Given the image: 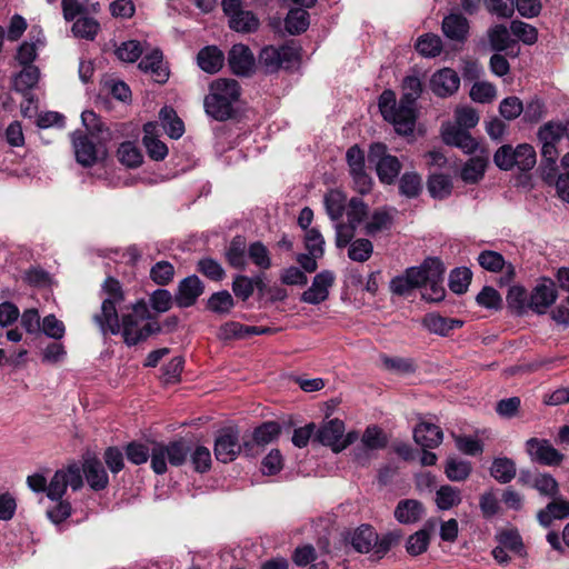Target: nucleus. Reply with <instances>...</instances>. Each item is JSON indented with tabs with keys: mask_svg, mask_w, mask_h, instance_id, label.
Returning <instances> with one entry per match:
<instances>
[{
	"mask_svg": "<svg viewBox=\"0 0 569 569\" xmlns=\"http://www.w3.org/2000/svg\"><path fill=\"white\" fill-rule=\"evenodd\" d=\"M401 99L397 103L396 93L385 90L379 97V110L383 119L393 124L400 134H410L416 123L415 103L422 92V83L416 76H407L401 84Z\"/></svg>",
	"mask_w": 569,
	"mask_h": 569,
	"instance_id": "obj_1",
	"label": "nucleus"
},
{
	"mask_svg": "<svg viewBox=\"0 0 569 569\" xmlns=\"http://www.w3.org/2000/svg\"><path fill=\"white\" fill-rule=\"evenodd\" d=\"M121 325L122 336L128 346H134L161 330L143 300L136 302L131 311L122 316Z\"/></svg>",
	"mask_w": 569,
	"mask_h": 569,
	"instance_id": "obj_2",
	"label": "nucleus"
},
{
	"mask_svg": "<svg viewBox=\"0 0 569 569\" xmlns=\"http://www.w3.org/2000/svg\"><path fill=\"white\" fill-rule=\"evenodd\" d=\"M240 97V88L233 79H217L210 84V92L204 98L206 112L218 121L232 117L233 104Z\"/></svg>",
	"mask_w": 569,
	"mask_h": 569,
	"instance_id": "obj_3",
	"label": "nucleus"
},
{
	"mask_svg": "<svg viewBox=\"0 0 569 569\" xmlns=\"http://www.w3.org/2000/svg\"><path fill=\"white\" fill-rule=\"evenodd\" d=\"M103 289L109 297L102 301L101 311L93 316V320L103 335H118L121 326L116 306L123 300L121 286L118 280L108 278L103 283Z\"/></svg>",
	"mask_w": 569,
	"mask_h": 569,
	"instance_id": "obj_4",
	"label": "nucleus"
},
{
	"mask_svg": "<svg viewBox=\"0 0 569 569\" xmlns=\"http://www.w3.org/2000/svg\"><path fill=\"white\" fill-rule=\"evenodd\" d=\"M300 61V48L293 43L267 46L258 56V66L264 73H276L281 69L295 68Z\"/></svg>",
	"mask_w": 569,
	"mask_h": 569,
	"instance_id": "obj_5",
	"label": "nucleus"
},
{
	"mask_svg": "<svg viewBox=\"0 0 569 569\" xmlns=\"http://www.w3.org/2000/svg\"><path fill=\"white\" fill-rule=\"evenodd\" d=\"M421 271L422 298L430 302H439L445 298L446 290L442 284L445 267L437 258H427L419 267Z\"/></svg>",
	"mask_w": 569,
	"mask_h": 569,
	"instance_id": "obj_6",
	"label": "nucleus"
},
{
	"mask_svg": "<svg viewBox=\"0 0 569 569\" xmlns=\"http://www.w3.org/2000/svg\"><path fill=\"white\" fill-rule=\"evenodd\" d=\"M189 452V447L182 440L168 445L154 442L151 447V468L157 475H163L167 471V463L179 467L184 463Z\"/></svg>",
	"mask_w": 569,
	"mask_h": 569,
	"instance_id": "obj_7",
	"label": "nucleus"
},
{
	"mask_svg": "<svg viewBox=\"0 0 569 569\" xmlns=\"http://www.w3.org/2000/svg\"><path fill=\"white\" fill-rule=\"evenodd\" d=\"M316 439L323 446H328L333 452H340L358 439L356 431L345 435V423L339 419L325 422L316 433Z\"/></svg>",
	"mask_w": 569,
	"mask_h": 569,
	"instance_id": "obj_8",
	"label": "nucleus"
},
{
	"mask_svg": "<svg viewBox=\"0 0 569 569\" xmlns=\"http://www.w3.org/2000/svg\"><path fill=\"white\" fill-rule=\"evenodd\" d=\"M68 486L73 491L83 486L82 472L77 463L69 465L67 468L59 469L52 476L47 485V497L51 500H59L66 493Z\"/></svg>",
	"mask_w": 569,
	"mask_h": 569,
	"instance_id": "obj_9",
	"label": "nucleus"
},
{
	"mask_svg": "<svg viewBox=\"0 0 569 569\" xmlns=\"http://www.w3.org/2000/svg\"><path fill=\"white\" fill-rule=\"evenodd\" d=\"M369 160L376 163L377 174L381 182L391 184L400 172L401 163L397 157L387 153L383 143L370 147Z\"/></svg>",
	"mask_w": 569,
	"mask_h": 569,
	"instance_id": "obj_10",
	"label": "nucleus"
},
{
	"mask_svg": "<svg viewBox=\"0 0 569 569\" xmlns=\"http://www.w3.org/2000/svg\"><path fill=\"white\" fill-rule=\"evenodd\" d=\"M240 452L239 431L232 427L220 430L214 441L216 458L227 463L233 461Z\"/></svg>",
	"mask_w": 569,
	"mask_h": 569,
	"instance_id": "obj_11",
	"label": "nucleus"
},
{
	"mask_svg": "<svg viewBox=\"0 0 569 569\" xmlns=\"http://www.w3.org/2000/svg\"><path fill=\"white\" fill-rule=\"evenodd\" d=\"M526 449L532 461L543 466H559L565 459L546 439L530 438L526 442Z\"/></svg>",
	"mask_w": 569,
	"mask_h": 569,
	"instance_id": "obj_12",
	"label": "nucleus"
},
{
	"mask_svg": "<svg viewBox=\"0 0 569 569\" xmlns=\"http://www.w3.org/2000/svg\"><path fill=\"white\" fill-rule=\"evenodd\" d=\"M429 84L437 97L447 98L458 91L460 78L453 69L442 68L431 76Z\"/></svg>",
	"mask_w": 569,
	"mask_h": 569,
	"instance_id": "obj_13",
	"label": "nucleus"
},
{
	"mask_svg": "<svg viewBox=\"0 0 569 569\" xmlns=\"http://www.w3.org/2000/svg\"><path fill=\"white\" fill-rule=\"evenodd\" d=\"M479 264L487 271L499 272L505 271V274L500 278L499 283L508 284L515 277V267L511 263H507L501 253L493 250H483L478 256Z\"/></svg>",
	"mask_w": 569,
	"mask_h": 569,
	"instance_id": "obj_14",
	"label": "nucleus"
},
{
	"mask_svg": "<svg viewBox=\"0 0 569 569\" xmlns=\"http://www.w3.org/2000/svg\"><path fill=\"white\" fill-rule=\"evenodd\" d=\"M228 63L232 72L238 76H249L256 67V60L251 50L242 43L231 47L228 54Z\"/></svg>",
	"mask_w": 569,
	"mask_h": 569,
	"instance_id": "obj_15",
	"label": "nucleus"
},
{
	"mask_svg": "<svg viewBox=\"0 0 569 569\" xmlns=\"http://www.w3.org/2000/svg\"><path fill=\"white\" fill-rule=\"evenodd\" d=\"M335 276L331 271H322L318 273L311 287L301 295V301L310 305H318L327 300L329 288L333 284Z\"/></svg>",
	"mask_w": 569,
	"mask_h": 569,
	"instance_id": "obj_16",
	"label": "nucleus"
},
{
	"mask_svg": "<svg viewBox=\"0 0 569 569\" xmlns=\"http://www.w3.org/2000/svg\"><path fill=\"white\" fill-rule=\"evenodd\" d=\"M442 140L446 144L460 148L465 153H473L478 149V142L471 134L455 124L447 123L441 130Z\"/></svg>",
	"mask_w": 569,
	"mask_h": 569,
	"instance_id": "obj_17",
	"label": "nucleus"
},
{
	"mask_svg": "<svg viewBox=\"0 0 569 569\" xmlns=\"http://www.w3.org/2000/svg\"><path fill=\"white\" fill-rule=\"evenodd\" d=\"M72 143L76 159L80 164L91 167L98 161L100 154V150L97 146L98 142L94 143L91 141L87 134L79 131L74 132L72 134Z\"/></svg>",
	"mask_w": 569,
	"mask_h": 569,
	"instance_id": "obj_18",
	"label": "nucleus"
},
{
	"mask_svg": "<svg viewBox=\"0 0 569 569\" xmlns=\"http://www.w3.org/2000/svg\"><path fill=\"white\" fill-rule=\"evenodd\" d=\"M203 289V283L197 276H189L180 281L174 301L180 308L191 307L202 295Z\"/></svg>",
	"mask_w": 569,
	"mask_h": 569,
	"instance_id": "obj_19",
	"label": "nucleus"
},
{
	"mask_svg": "<svg viewBox=\"0 0 569 569\" xmlns=\"http://www.w3.org/2000/svg\"><path fill=\"white\" fill-rule=\"evenodd\" d=\"M139 69L144 73H149L153 81L158 83H164L169 78V70L163 62V56L159 49H153L150 53L146 54L139 62Z\"/></svg>",
	"mask_w": 569,
	"mask_h": 569,
	"instance_id": "obj_20",
	"label": "nucleus"
},
{
	"mask_svg": "<svg viewBox=\"0 0 569 569\" xmlns=\"http://www.w3.org/2000/svg\"><path fill=\"white\" fill-rule=\"evenodd\" d=\"M443 34L456 42H465L469 33V21L460 13H450L442 20Z\"/></svg>",
	"mask_w": 569,
	"mask_h": 569,
	"instance_id": "obj_21",
	"label": "nucleus"
},
{
	"mask_svg": "<svg viewBox=\"0 0 569 569\" xmlns=\"http://www.w3.org/2000/svg\"><path fill=\"white\" fill-rule=\"evenodd\" d=\"M556 299L557 291L555 283L552 281H545L533 289L529 307L537 313H545Z\"/></svg>",
	"mask_w": 569,
	"mask_h": 569,
	"instance_id": "obj_22",
	"label": "nucleus"
},
{
	"mask_svg": "<svg viewBox=\"0 0 569 569\" xmlns=\"http://www.w3.org/2000/svg\"><path fill=\"white\" fill-rule=\"evenodd\" d=\"M83 473L86 475L88 485L94 491L103 490L108 483V475L99 459L96 457H87L83 462Z\"/></svg>",
	"mask_w": 569,
	"mask_h": 569,
	"instance_id": "obj_23",
	"label": "nucleus"
},
{
	"mask_svg": "<svg viewBox=\"0 0 569 569\" xmlns=\"http://www.w3.org/2000/svg\"><path fill=\"white\" fill-rule=\"evenodd\" d=\"M158 124L148 122L143 126V144L149 157L156 161L163 160L168 154L167 146L158 139Z\"/></svg>",
	"mask_w": 569,
	"mask_h": 569,
	"instance_id": "obj_24",
	"label": "nucleus"
},
{
	"mask_svg": "<svg viewBox=\"0 0 569 569\" xmlns=\"http://www.w3.org/2000/svg\"><path fill=\"white\" fill-rule=\"evenodd\" d=\"M413 439L422 448H436L443 439L441 429L430 422H421L413 429Z\"/></svg>",
	"mask_w": 569,
	"mask_h": 569,
	"instance_id": "obj_25",
	"label": "nucleus"
},
{
	"mask_svg": "<svg viewBox=\"0 0 569 569\" xmlns=\"http://www.w3.org/2000/svg\"><path fill=\"white\" fill-rule=\"evenodd\" d=\"M81 121L87 130V136H91L98 143L111 139V132L104 122L91 110H86L81 114Z\"/></svg>",
	"mask_w": 569,
	"mask_h": 569,
	"instance_id": "obj_26",
	"label": "nucleus"
},
{
	"mask_svg": "<svg viewBox=\"0 0 569 569\" xmlns=\"http://www.w3.org/2000/svg\"><path fill=\"white\" fill-rule=\"evenodd\" d=\"M552 499L553 500L549 502L546 508L541 509L537 513V519L543 527L550 526L555 519H563L569 517V501L558 497Z\"/></svg>",
	"mask_w": 569,
	"mask_h": 569,
	"instance_id": "obj_27",
	"label": "nucleus"
},
{
	"mask_svg": "<svg viewBox=\"0 0 569 569\" xmlns=\"http://www.w3.org/2000/svg\"><path fill=\"white\" fill-rule=\"evenodd\" d=\"M224 61V56L216 46H208L201 49L197 56V62L201 70L207 73L218 72Z\"/></svg>",
	"mask_w": 569,
	"mask_h": 569,
	"instance_id": "obj_28",
	"label": "nucleus"
},
{
	"mask_svg": "<svg viewBox=\"0 0 569 569\" xmlns=\"http://www.w3.org/2000/svg\"><path fill=\"white\" fill-rule=\"evenodd\" d=\"M423 511L425 509L420 501L406 499L397 505L395 517L401 523H413L421 519Z\"/></svg>",
	"mask_w": 569,
	"mask_h": 569,
	"instance_id": "obj_29",
	"label": "nucleus"
},
{
	"mask_svg": "<svg viewBox=\"0 0 569 569\" xmlns=\"http://www.w3.org/2000/svg\"><path fill=\"white\" fill-rule=\"evenodd\" d=\"M423 327L431 333L447 336L451 330L462 326V321L443 318L437 313H428L422 319Z\"/></svg>",
	"mask_w": 569,
	"mask_h": 569,
	"instance_id": "obj_30",
	"label": "nucleus"
},
{
	"mask_svg": "<svg viewBox=\"0 0 569 569\" xmlns=\"http://www.w3.org/2000/svg\"><path fill=\"white\" fill-rule=\"evenodd\" d=\"M159 119L163 130L170 138L179 139L183 134V122L171 107H163L159 112Z\"/></svg>",
	"mask_w": 569,
	"mask_h": 569,
	"instance_id": "obj_31",
	"label": "nucleus"
},
{
	"mask_svg": "<svg viewBox=\"0 0 569 569\" xmlns=\"http://www.w3.org/2000/svg\"><path fill=\"white\" fill-rule=\"evenodd\" d=\"M487 163V156L477 154L470 158L461 169V179L467 183L478 182L485 174Z\"/></svg>",
	"mask_w": 569,
	"mask_h": 569,
	"instance_id": "obj_32",
	"label": "nucleus"
},
{
	"mask_svg": "<svg viewBox=\"0 0 569 569\" xmlns=\"http://www.w3.org/2000/svg\"><path fill=\"white\" fill-rule=\"evenodd\" d=\"M421 271L419 267L409 268L403 277L391 280L390 288L397 295H405L412 288L421 286Z\"/></svg>",
	"mask_w": 569,
	"mask_h": 569,
	"instance_id": "obj_33",
	"label": "nucleus"
},
{
	"mask_svg": "<svg viewBox=\"0 0 569 569\" xmlns=\"http://www.w3.org/2000/svg\"><path fill=\"white\" fill-rule=\"evenodd\" d=\"M516 463L513 460L502 457L492 461L490 473L500 483H508L516 477Z\"/></svg>",
	"mask_w": 569,
	"mask_h": 569,
	"instance_id": "obj_34",
	"label": "nucleus"
},
{
	"mask_svg": "<svg viewBox=\"0 0 569 569\" xmlns=\"http://www.w3.org/2000/svg\"><path fill=\"white\" fill-rule=\"evenodd\" d=\"M392 226V216L385 209L375 210L365 223V232L375 236Z\"/></svg>",
	"mask_w": 569,
	"mask_h": 569,
	"instance_id": "obj_35",
	"label": "nucleus"
},
{
	"mask_svg": "<svg viewBox=\"0 0 569 569\" xmlns=\"http://www.w3.org/2000/svg\"><path fill=\"white\" fill-rule=\"evenodd\" d=\"M377 542V533L370 526H361L358 528L351 538L352 547L362 553L372 550L373 545Z\"/></svg>",
	"mask_w": 569,
	"mask_h": 569,
	"instance_id": "obj_36",
	"label": "nucleus"
},
{
	"mask_svg": "<svg viewBox=\"0 0 569 569\" xmlns=\"http://www.w3.org/2000/svg\"><path fill=\"white\" fill-rule=\"evenodd\" d=\"M461 490L446 485L441 486L436 492V505L440 510H449L461 503Z\"/></svg>",
	"mask_w": 569,
	"mask_h": 569,
	"instance_id": "obj_37",
	"label": "nucleus"
},
{
	"mask_svg": "<svg viewBox=\"0 0 569 569\" xmlns=\"http://www.w3.org/2000/svg\"><path fill=\"white\" fill-rule=\"evenodd\" d=\"M346 196L339 190H330L325 196V206L328 216L332 221L341 219L346 209Z\"/></svg>",
	"mask_w": 569,
	"mask_h": 569,
	"instance_id": "obj_38",
	"label": "nucleus"
},
{
	"mask_svg": "<svg viewBox=\"0 0 569 569\" xmlns=\"http://www.w3.org/2000/svg\"><path fill=\"white\" fill-rule=\"evenodd\" d=\"M229 26L237 32H252L259 27L258 18L250 11H240L229 19Z\"/></svg>",
	"mask_w": 569,
	"mask_h": 569,
	"instance_id": "obj_39",
	"label": "nucleus"
},
{
	"mask_svg": "<svg viewBox=\"0 0 569 569\" xmlns=\"http://www.w3.org/2000/svg\"><path fill=\"white\" fill-rule=\"evenodd\" d=\"M226 257L230 266L243 270L247 266L244 239L241 237H236L231 241L226 252Z\"/></svg>",
	"mask_w": 569,
	"mask_h": 569,
	"instance_id": "obj_40",
	"label": "nucleus"
},
{
	"mask_svg": "<svg viewBox=\"0 0 569 569\" xmlns=\"http://www.w3.org/2000/svg\"><path fill=\"white\" fill-rule=\"evenodd\" d=\"M471 463L458 458H448L445 466V473L451 481H463L471 473Z\"/></svg>",
	"mask_w": 569,
	"mask_h": 569,
	"instance_id": "obj_41",
	"label": "nucleus"
},
{
	"mask_svg": "<svg viewBox=\"0 0 569 569\" xmlns=\"http://www.w3.org/2000/svg\"><path fill=\"white\" fill-rule=\"evenodd\" d=\"M286 29L291 34H299L307 30L309 26V14L306 10L297 8L291 9L284 21Z\"/></svg>",
	"mask_w": 569,
	"mask_h": 569,
	"instance_id": "obj_42",
	"label": "nucleus"
},
{
	"mask_svg": "<svg viewBox=\"0 0 569 569\" xmlns=\"http://www.w3.org/2000/svg\"><path fill=\"white\" fill-rule=\"evenodd\" d=\"M513 162L520 171H528L536 164V151L532 146L523 143L513 149Z\"/></svg>",
	"mask_w": 569,
	"mask_h": 569,
	"instance_id": "obj_43",
	"label": "nucleus"
},
{
	"mask_svg": "<svg viewBox=\"0 0 569 569\" xmlns=\"http://www.w3.org/2000/svg\"><path fill=\"white\" fill-rule=\"evenodd\" d=\"M488 39L491 48L496 51L507 50L513 40L510 32L503 24H497L488 30Z\"/></svg>",
	"mask_w": 569,
	"mask_h": 569,
	"instance_id": "obj_44",
	"label": "nucleus"
},
{
	"mask_svg": "<svg viewBox=\"0 0 569 569\" xmlns=\"http://www.w3.org/2000/svg\"><path fill=\"white\" fill-rule=\"evenodd\" d=\"M566 136V129L560 123H546L538 131V138L541 144L558 146Z\"/></svg>",
	"mask_w": 569,
	"mask_h": 569,
	"instance_id": "obj_45",
	"label": "nucleus"
},
{
	"mask_svg": "<svg viewBox=\"0 0 569 569\" xmlns=\"http://www.w3.org/2000/svg\"><path fill=\"white\" fill-rule=\"evenodd\" d=\"M40 77L39 69L34 66H24L21 72L14 79V88L21 92H30L38 83Z\"/></svg>",
	"mask_w": 569,
	"mask_h": 569,
	"instance_id": "obj_46",
	"label": "nucleus"
},
{
	"mask_svg": "<svg viewBox=\"0 0 569 569\" xmlns=\"http://www.w3.org/2000/svg\"><path fill=\"white\" fill-rule=\"evenodd\" d=\"M416 49L421 56L432 58L440 54L442 41L437 34H423L417 40Z\"/></svg>",
	"mask_w": 569,
	"mask_h": 569,
	"instance_id": "obj_47",
	"label": "nucleus"
},
{
	"mask_svg": "<svg viewBox=\"0 0 569 569\" xmlns=\"http://www.w3.org/2000/svg\"><path fill=\"white\" fill-rule=\"evenodd\" d=\"M281 428L274 421H268L256 428L253 432V441L256 445L264 447L276 440L280 435Z\"/></svg>",
	"mask_w": 569,
	"mask_h": 569,
	"instance_id": "obj_48",
	"label": "nucleus"
},
{
	"mask_svg": "<svg viewBox=\"0 0 569 569\" xmlns=\"http://www.w3.org/2000/svg\"><path fill=\"white\" fill-rule=\"evenodd\" d=\"M428 190L433 198H447L452 190V183L446 174H431L428 180Z\"/></svg>",
	"mask_w": 569,
	"mask_h": 569,
	"instance_id": "obj_49",
	"label": "nucleus"
},
{
	"mask_svg": "<svg viewBox=\"0 0 569 569\" xmlns=\"http://www.w3.org/2000/svg\"><path fill=\"white\" fill-rule=\"evenodd\" d=\"M532 487L542 496L556 498L559 496L558 481L549 473H539L532 480Z\"/></svg>",
	"mask_w": 569,
	"mask_h": 569,
	"instance_id": "obj_50",
	"label": "nucleus"
},
{
	"mask_svg": "<svg viewBox=\"0 0 569 569\" xmlns=\"http://www.w3.org/2000/svg\"><path fill=\"white\" fill-rule=\"evenodd\" d=\"M207 307L212 312L224 315L234 307V300L229 291L222 290L209 298Z\"/></svg>",
	"mask_w": 569,
	"mask_h": 569,
	"instance_id": "obj_51",
	"label": "nucleus"
},
{
	"mask_svg": "<svg viewBox=\"0 0 569 569\" xmlns=\"http://www.w3.org/2000/svg\"><path fill=\"white\" fill-rule=\"evenodd\" d=\"M373 252V244L370 240L360 238L352 241L349 246L348 257L357 262H366Z\"/></svg>",
	"mask_w": 569,
	"mask_h": 569,
	"instance_id": "obj_52",
	"label": "nucleus"
},
{
	"mask_svg": "<svg viewBox=\"0 0 569 569\" xmlns=\"http://www.w3.org/2000/svg\"><path fill=\"white\" fill-rule=\"evenodd\" d=\"M117 156L122 164L130 168H136L142 162V154L132 142L121 143L117 151Z\"/></svg>",
	"mask_w": 569,
	"mask_h": 569,
	"instance_id": "obj_53",
	"label": "nucleus"
},
{
	"mask_svg": "<svg viewBox=\"0 0 569 569\" xmlns=\"http://www.w3.org/2000/svg\"><path fill=\"white\" fill-rule=\"evenodd\" d=\"M98 31L99 23L93 18L89 17L78 18L72 26V32L76 37L88 40H93Z\"/></svg>",
	"mask_w": 569,
	"mask_h": 569,
	"instance_id": "obj_54",
	"label": "nucleus"
},
{
	"mask_svg": "<svg viewBox=\"0 0 569 569\" xmlns=\"http://www.w3.org/2000/svg\"><path fill=\"white\" fill-rule=\"evenodd\" d=\"M472 273L468 268H457L449 277V288L452 292L461 295L467 291Z\"/></svg>",
	"mask_w": 569,
	"mask_h": 569,
	"instance_id": "obj_55",
	"label": "nucleus"
},
{
	"mask_svg": "<svg viewBox=\"0 0 569 569\" xmlns=\"http://www.w3.org/2000/svg\"><path fill=\"white\" fill-rule=\"evenodd\" d=\"M248 256L251 261L262 270L269 269L272 264L269 250L260 241L252 242L249 246Z\"/></svg>",
	"mask_w": 569,
	"mask_h": 569,
	"instance_id": "obj_56",
	"label": "nucleus"
},
{
	"mask_svg": "<svg viewBox=\"0 0 569 569\" xmlns=\"http://www.w3.org/2000/svg\"><path fill=\"white\" fill-rule=\"evenodd\" d=\"M362 445L371 450H379L387 446V437L385 432L377 426L368 427L361 438Z\"/></svg>",
	"mask_w": 569,
	"mask_h": 569,
	"instance_id": "obj_57",
	"label": "nucleus"
},
{
	"mask_svg": "<svg viewBox=\"0 0 569 569\" xmlns=\"http://www.w3.org/2000/svg\"><path fill=\"white\" fill-rule=\"evenodd\" d=\"M510 31L515 37H517L526 44H533L538 39L537 29L533 26L520 20L511 21Z\"/></svg>",
	"mask_w": 569,
	"mask_h": 569,
	"instance_id": "obj_58",
	"label": "nucleus"
},
{
	"mask_svg": "<svg viewBox=\"0 0 569 569\" xmlns=\"http://www.w3.org/2000/svg\"><path fill=\"white\" fill-rule=\"evenodd\" d=\"M497 540L499 545L505 547L506 549L517 553L522 555L523 552V542L517 530L507 529L502 530L497 535Z\"/></svg>",
	"mask_w": 569,
	"mask_h": 569,
	"instance_id": "obj_59",
	"label": "nucleus"
},
{
	"mask_svg": "<svg viewBox=\"0 0 569 569\" xmlns=\"http://www.w3.org/2000/svg\"><path fill=\"white\" fill-rule=\"evenodd\" d=\"M429 540L428 530L421 529L408 538L406 549L411 556H419L427 550Z\"/></svg>",
	"mask_w": 569,
	"mask_h": 569,
	"instance_id": "obj_60",
	"label": "nucleus"
},
{
	"mask_svg": "<svg viewBox=\"0 0 569 569\" xmlns=\"http://www.w3.org/2000/svg\"><path fill=\"white\" fill-rule=\"evenodd\" d=\"M400 193L408 197L415 198L421 191V178L415 172L405 173L399 183Z\"/></svg>",
	"mask_w": 569,
	"mask_h": 569,
	"instance_id": "obj_61",
	"label": "nucleus"
},
{
	"mask_svg": "<svg viewBox=\"0 0 569 569\" xmlns=\"http://www.w3.org/2000/svg\"><path fill=\"white\" fill-rule=\"evenodd\" d=\"M305 243L308 253L311 256L316 258H321L323 256L325 239L318 229L311 228L306 231Z\"/></svg>",
	"mask_w": 569,
	"mask_h": 569,
	"instance_id": "obj_62",
	"label": "nucleus"
},
{
	"mask_svg": "<svg viewBox=\"0 0 569 569\" xmlns=\"http://www.w3.org/2000/svg\"><path fill=\"white\" fill-rule=\"evenodd\" d=\"M497 90L490 82H476L470 89V98L480 103H487L496 98Z\"/></svg>",
	"mask_w": 569,
	"mask_h": 569,
	"instance_id": "obj_63",
	"label": "nucleus"
},
{
	"mask_svg": "<svg viewBox=\"0 0 569 569\" xmlns=\"http://www.w3.org/2000/svg\"><path fill=\"white\" fill-rule=\"evenodd\" d=\"M173 274L174 268L167 261L157 262L150 270L151 279L160 286L168 284L173 279Z\"/></svg>",
	"mask_w": 569,
	"mask_h": 569,
	"instance_id": "obj_64",
	"label": "nucleus"
}]
</instances>
